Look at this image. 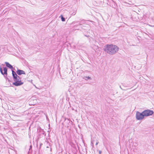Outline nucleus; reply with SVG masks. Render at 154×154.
Returning <instances> with one entry per match:
<instances>
[{"instance_id": "obj_1", "label": "nucleus", "mask_w": 154, "mask_h": 154, "mask_svg": "<svg viewBox=\"0 0 154 154\" xmlns=\"http://www.w3.org/2000/svg\"><path fill=\"white\" fill-rule=\"evenodd\" d=\"M119 49V48L116 45L108 44L104 46L103 50L108 54L114 55L118 51Z\"/></svg>"}, {"instance_id": "obj_2", "label": "nucleus", "mask_w": 154, "mask_h": 154, "mask_svg": "<svg viewBox=\"0 0 154 154\" xmlns=\"http://www.w3.org/2000/svg\"><path fill=\"white\" fill-rule=\"evenodd\" d=\"M12 72L13 79L14 81L13 83V85L16 86H18L22 85L23 82L21 81L20 78L17 75L16 72L14 70H12Z\"/></svg>"}, {"instance_id": "obj_3", "label": "nucleus", "mask_w": 154, "mask_h": 154, "mask_svg": "<svg viewBox=\"0 0 154 154\" xmlns=\"http://www.w3.org/2000/svg\"><path fill=\"white\" fill-rule=\"evenodd\" d=\"M143 113L144 116H148L152 115L154 113V112L152 110L146 109L143 111Z\"/></svg>"}, {"instance_id": "obj_4", "label": "nucleus", "mask_w": 154, "mask_h": 154, "mask_svg": "<svg viewBox=\"0 0 154 154\" xmlns=\"http://www.w3.org/2000/svg\"><path fill=\"white\" fill-rule=\"evenodd\" d=\"M136 118L137 120H142L143 119L144 117L143 112L141 113L138 111L136 113Z\"/></svg>"}, {"instance_id": "obj_5", "label": "nucleus", "mask_w": 154, "mask_h": 154, "mask_svg": "<svg viewBox=\"0 0 154 154\" xmlns=\"http://www.w3.org/2000/svg\"><path fill=\"white\" fill-rule=\"evenodd\" d=\"M8 69L6 67H3V70L1 66L0 67V72L1 74L4 75H5L6 76L7 75Z\"/></svg>"}, {"instance_id": "obj_6", "label": "nucleus", "mask_w": 154, "mask_h": 154, "mask_svg": "<svg viewBox=\"0 0 154 154\" xmlns=\"http://www.w3.org/2000/svg\"><path fill=\"white\" fill-rule=\"evenodd\" d=\"M38 135L40 136L45 134V132L44 131L43 129H42L40 128L38 129Z\"/></svg>"}, {"instance_id": "obj_7", "label": "nucleus", "mask_w": 154, "mask_h": 154, "mask_svg": "<svg viewBox=\"0 0 154 154\" xmlns=\"http://www.w3.org/2000/svg\"><path fill=\"white\" fill-rule=\"evenodd\" d=\"M16 72L17 74L19 75H20L22 74H25V72L24 71L20 69H18L17 71H16Z\"/></svg>"}, {"instance_id": "obj_8", "label": "nucleus", "mask_w": 154, "mask_h": 154, "mask_svg": "<svg viewBox=\"0 0 154 154\" xmlns=\"http://www.w3.org/2000/svg\"><path fill=\"white\" fill-rule=\"evenodd\" d=\"M5 64L7 67H8L10 69H11V70H13L12 69H13V66L11 64H10L8 62H5Z\"/></svg>"}, {"instance_id": "obj_9", "label": "nucleus", "mask_w": 154, "mask_h": 154, "mask_svg": "<svg viewBox=\"0 0 154 154\" xmlns=\"http://www.w3.org/2000/svg\"><path fill=\"white\" fill-rule=\"evenodd\" d=\"M88 26V25H87L86 24H85L84 25H83L82 27V28L84 29H86V28Z\"/></svg>"}, {"instance_id": "obj_10", "label": "nucleus", "mask_w": 154, "mask_h": 154, "mask_svg": "<svg viewBox=\"0 0 154 154\" xmlns=\"http://www.w3.org/2000/svg\"><path fill=\"white\" fill-rule=\"evenodd\" d=\"M60 17H61V20L63 22L65 21V18H64L62 15H61Z\"/></svg>"}, {"instance_id": "obj_11", "label": "nucleus", "mask_w": 154, "mask_h": 154, "mask_svg": "<svg viewBox=\"0 0 154 154\" xmlns=\"http://www.w3.org/2000/svg\"><path fill=\"white\" fill-rule=\"evenodd\" d=\"M32 146L31 145L29 146V151L28 152V153H30L31 151H32Z\"/></svg>"}, {"instance_id": "obj_12", "label": "nucleus", "mask_w": 154, "mask_h": 154, "mask_svg": "<svg viewBox=\"0 0 154 154\" xmlns=\"http://www.w3.org/2000/svg\"><path fill=\"white\" fill-rule=\"evenodd\" d=\"M85 79L86 80H88V79H91V77L89 76L85 77Z\"/></svg>"}, {"instance_id": "obj_13", "label": "nucleus", "mask_w": 154, "mask_h": 154, "mask_svg": "<svg viewBox=\"0 0 154 154\" xmlns=\"http://www.w3.org/2000/svg\"><path fill=\"white\" fill-rule=\"evenodd\" d=\"M91 145L93 147H94V141L91 140Z\"/></svg>"}, {"instance_id": "obj_14", "label": "nucleus", "mask_w": 154, "mask_h": 154, "mask_svg": "<svg viewBox=\"0 0 154 154\" xmlns=\"http://www.w3.org/2000/svg\"><path fill=\"white\" fill-rule=\"evenodd\" d=\"M76 13V12L75 11V12H73L72 14L73 15H75Z\"/></svg>"}, {"instance_id": "obj_15", "label": "nucleus", "mask_w": 154, "mask_h": 154, "mask_svg": "<svg viewBox=\"0 0 154 154\" xmlns=\"http://www.w3.org/2000/svg\"><path fill=\"white\" fill-rule=\"evenodd\" d=\"M45 115L46 116L47 119V120H48V116L47 115V114H45Z\"/></svg>"}, {"instance_id": "obj_16", "label": "nucleus", "mask_w": 154, "mask_h": 154, "mask_svg": "<svg viewBox=\"0 0 154 154\" xmlns=\"http://www.w3.org/2000/svg\"><path fill=\"white\" fill-rule=\"evenodd\" d=\"M102 152L100 150H99V154H100Z\"/></svg>"}, {"instance_id": "obj_17", "label": "nucleus", "mask_w": 154, "mask_h": 154, "mask_svg": "<svg viewBox=\"0 0 154 154\" xmlns=\"http://www.w3.org/2000/svg\"><path fill=\"white\" fill-rule=\"evenodd\" d=\"M81 22H80L79 23V25H82V23H81Z\"/></svg>"}, {"instance_id": "obj_18", "label": "nucleus", "mask_w": 154, "mask_h": 154, "mask_svg": "<svg viewBox=\"0 0 154 154\" xmlns=\"http://www.w3.org/2000/svg\"><path fill=\"white\" fill-rule=\"evenodd\" d=\"M42 144H42V143H41V144H40V147H41V146H42Z\"/></svg>"}, {"instance_id": "obj_19", "label": "nucleus", "mask_w": 154, "mask_h": 154, "mask_svg": "<svg viewBox=\"0 0 154 154\" xmlns=\"http://www.w3.org/2000/svg\"><path fill=\"white\" fill-rule=\"evenodd\" d=\"M98 142H97V143H96V145H97V144H98Z\"/></svg>"}, {"instance_id": "obj_20", "label": "nucleus", "mask_w": 154, "mask_h": 154, "mask_svg": "<svg viewBox=\"0 0 154 154\" xmlns=\"http://www.w3.org/2000/svg\"><path fill=\"white\" fill-rule=\"evenodd\" d=\"M7 79H8V80L9 81V80L8 79V78H7Z\"/></svg>"}, {"instance_id": "obj_21", "label": "nucleus", "mask_w": 154, "mask_h": 154, "mask_svg": "<svg viewBox=\"0 0 154 154\" xmlns=\"http://www.w3.org/2000/svg\"><path fill=\"white\" fill-rule=\"evenodd\" d=\"M113 3H114V5H115V3H114V2H113Z\"/></svg>"}]
</instances>
